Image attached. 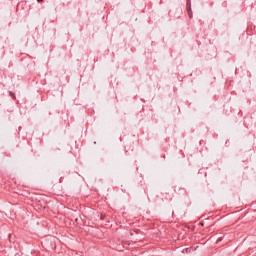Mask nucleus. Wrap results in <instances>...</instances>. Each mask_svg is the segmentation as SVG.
Listing matches in <instances>:
<instances>
[{"label": "nucleus", "instance_id": "1", "mask_svg": "<svg viewBox=\"0 0 256 256\" xmlns=\"http://www.w3.org/2000/svg\"><path fill=\"white\" fill-rule=\"evenodd\" d=\"M38 1V3H41V1H43V0H37Z\"/></svg>", "mask_w": 256, "mask_h": 256}, {"label": "nucleus", "instance_id": "2", "mask_svg": "<svg viewBox=\"0 0 256 256\" xmlns=\"http://www.w3.org/2000/svg\"><path fill=\"white\" fill-rule=\"evenodd\" d=\"M191 0H188V3H190Z\"/></svg>", "mask_w": 256, "mask_h": 256}]
</instances>
